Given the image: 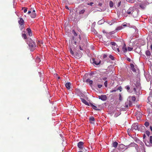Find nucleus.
<instances>
[{
	"label": "nucleus",
	"instance_id": "nucleus-1",
	"mask_svg": "<svg viewBox=\"0 0 152 152\" xmlns=\"http://www.w3.org/2000/svg\"><path fill=\"white\" fill-rule=\"evenodd\" d=\"M126 13L132 15L134 17H136L137 15V12L136 10L134 9L131 7L127 10Z\"/></svg>",
	"mask_w": 152,
	"mask_h": 152
},
{
	"label": "nucleus",
	"instance_id": "nucleus-2",
	"mask_svg": "<svg viewBox=\"0 0 152 152\" xmlns=\"http://www.w3.org/2000/svg\"><path fill=\"white\" fill-rule=\"evenodd\" d=\"M129 101L126 102L125 103V106L126 107H128L129 104V106H131L132 105V102H134L136 100V98L134 96H130L129 97Z\"/></svg>",
	"mask_w": 152,
	"mask_h": 152
},
{
	"label": "nucleus",
	"instance_id": "nucleus-3",
	"mask_svg": "<svg viewBox=\"0 0 152 152\" xmlns=\"http://www.w3.org/2000/svg\"><path fill=\"white\" fill-rule=\"evenodd\" d=\"M29 46V47L31 50L33 51L36 47V45L35 42H34L31 39H30L29 42H28Z\"/></svg>",
	"mask_w": 152,
	"mask_h": 152
},
{
	"label": "nucleus",
	"instance_id": "nucleus-4",
	"mask_svg": "<svg viewBox=\"0 0 152 152\" xmlns=\"http://www.w3.org/2000/svg\"><path fill=\"white\" fill-rule=\"evenodd\" d=\"M132 131H134V130H139V128L138 126V124L137 123H135L133 124L132 126L131 129Z\"/></svg>",
	"mask_w": 152,
	"mask_h": 152
},
{
	"label": "nucleus",
	"instance_id": "nucleus-5",
	"mask_svg": "<svg viewBox=\"0 0 152 152\" xmlns=\"http://www.w3.org/2000/svg\"><path fill=\"white\" fill-rule=\"evenodd\" d=\"M18 22L20 25V29H22L24 27V20L22 18H20Z\"/></svg>",
	"mask_w": 152,
	"mask_h": 152
},
{
	"label": "nucleus",
	"instance_id": "nucleus-6",
	"mask_svg": "<svg viewBox=\"0 0 152 152\" xmlns=\"http://www.w3.org/2000/svg\"><path fill=\"white\" fill-rule=\"evenodd\" d=\"M84 142L81 141H80L78 143L77 146L80 150H83V149L84 148Z\"/></svg>",
	"mask_w": 152,
	"mask_h": 152
},
{
	"label": "nucleus",
	"instance_id": "nucleus-7",
	"mask_svg": "<svg viewBox=\"0 0 152 152\" xmlns=\"http://www.w3.org/2000/svg\"><path fill=\"white\" fill-rule=\"evenodd\" d=\"M99 98L102 101H105L107 99V97L105 95H102L99 96Z\"/></svg>",
	"mask_w": 152,
	"mask_h": 152
},
{
	"label": "nucleus",
	"instance_id": "nucleus-8",
	"mask_svg": "<svg viewBox=\"0 0 152 152\" xmlns=\"http://www.w3.org/2000/svg\"><path fill=\"white\" fill-rule=\"evenodd\" d=\"M140 114L141 113H140V112H136L135 113V115L137 118V120H140V118L142 116V115Z\"/></svg>",
	"mask_w": 152,
	"mask_h": 152
},
{
	"label": "nucleus",
	"instance_id": "nucleus-9",
	"mask_svg": "<svg viewBox=\"0 0 152 152\" xmlns=\"http://www.w3.org/2000/svg\"><path fill=\"white\" fill-rule=\"evenodd\" d=\"M122 50L123 52L124 53H126L127 52V48L126 47V45L125 44V43L124 44V45L122 46Z\"/></svg>",
	"mask_w": 152,
	"mask_h": 152
},
{
	"label": "nucleus",
	"instance_id": "nucleus-10",
	"mask_svg": "<svg viewBox=\"0 0 152 152\" xmlns=\"http://www.w3.org/2000/svg\"><path fill=\"white\" fill-rule=\"evenodd\" d=\"M71 86V83L70 82H67L65 84L66 87L68 90L70 89Z\"/></svg>",
	"mask_w": 152,
	"mask_h": 152
},
{
	"label": "nucleus",
	"instance_id": "nucleus-11",
	"mask_svg": "<svg viewBox=\"0 0 152 152\" xmlns=\"http://www.w3.org/2000/svg\"><path fill=\"white\" fill-rule=\"evenodd\" d=\"M80 99L81 101L85 104L87 105H89V103L86 101L84 99H83L82 98H80Z\"/></svg>",
	"mask_w": 152,
	"mask_h": 152
},
{
	"label": "nucleus",
	"instance_id": "nucleus-12",
	"mask_svg": "<svg viewBox=\"0 0 152 152\" xmlns=\"http://www.w3.org/2000/svg\"><path fill=\"white\" fill-rule=\"evenodd\" d=\"M93 63L95 64L96 65H99L101 63V61H99V62L97 61H95L94 58H93L92 59Z\"/></svg>",
	"mask_w": 152,
	"mask_h": 152
},
{
	"label": "nucleus",
	"instance_id": "nucleus-13",
	"mask_svg": "<svg viewBox=\"0 0 152 152\" xmlns=\"http://www.w3.org/2000/svg\"><path fill=\"white\" fill-rule=\"evenodd\" d=\"M137 146V145L134 142H132L127 146L128 148H129L131 147H135L136 146Z\"/></svg>",
	"mask_w": 152,
	"mask_h": 152
},
{
	"label": "nucleus",
	"instance_id": "nucleus-14",
	"mask_svg": "<svg viewBox=\"0 0 152 152\" xmlns=\"http://www.w3.org/2000/svg\"><path fill=\"white\" fill-rule=\"evenodd\" d=\"M26 30L28 32V35L30 36H31L32 35V33L31 32V29L29 28H27Z\"/></svg>",
	"mask_w": 152,
	"mask_h": 152
},
{
	"label": "nucleus",
	"instance_id": "nucleus-15",
	"mask_svg": "<svg viewBox=\"0 0 152 152\" xmlns=\"http://www.w3.org/2000/svg\"><path fill=\"white\" fill-rule=\"evenodd\" d=\"M74 57H75L77 58H79L81 57V54H79L78 53L76 52L75 53V54H74Z\"/></svg>",
	"mask_w": 152,
	"mask_h": 152
},
{
	"label": "nucleus",
	"instance_id": "nucleus-16",
	"mask_svg": "<svg viewBox=\"0 0 152 152\" xmlns=\"http://www.w3.org/2000/svg\"><path fill=\"white\" fill-rule=\"evenodd\" d=\"M124 147V145L122 144H121L119 145L118 148V149L119 150H121V149H123Z\"/></svg>",
	"mask_w": 152,
	"mask_h": 152
},
{
	"label": "nucleus",
	"instance_id": "nucleus-17",
	"mask_svg": "<svg viewBox=\"0 0 152 152\" xmlns=\"http://www.w3.org/2000/svg\"><path fill=\"white\" fill-rule=\"evenodd\" d=\"M36 16V14L35 12H31V16L32 18H35Z\"/></svg>",
	"mask_w": 152,
	"mask_h": 152
},
{
	"label": "nucleus",
	"instance_id": "nucleus-18",
	"mask_svg": "<svg viewBox=\"0 0 152 152\" xmlns=\"http://www.w3.org/2000/svg\"><path fill=\"white\" fill-rule=\"evenodd\" d=\"M118 145V143L116 142H114L112 143V145L113 147L115 148H116Z\"/></svg>",
	"mask_w": 152,
	"mask_h": 152
},
{
	"label": "nucleus",
	"instance_id": "nucleus-19",
	"mask_svg": "<svg viewBox=\"0 0 152 152\" xmlns=\"http://www.w3.org/2000/svg\"><path fill=\"white\" fill-rule=\"evenodd\" d=\"M86 82V83H89L90 85H92L93 83L92 80H90L89 79H87Z\"/></svg>",
	"mask_w": 152,
	"mask_h": 152
},
{
	"label": "nucleus",
	"instance_id": "nucleus-20",
	"mask_svg": "<svg viewBox=\"0 0 152 152\" xmlns=\"http://www.w3.org/2000/svg\"><path fill=\"white\" fill-rule=\"evenodd\" d=\"M140 6L142 9H144L146 7V5L145 4H141Z\"/></svg>",
	"mask_w": 152,
	"mask_h": 152
},
{
	"label": "nucleus",
	"instance_id": "nucleus-21",
	"mask_svg": "<svg viewBox=\"0 0 152 152\" xmlns=\"http://www.w3.org/2000/svg\"><path fill=\"white\" fill-rule=\"evenodd\" d=\"M145 54L146 56H147V57H148V58H149L150 56L151 55L150 52L149 50H148L146 51Z\"/></svg>",
	"mask_w": 152,
	"mask_h": 152
},
{
	"label": "nucleus",
	"instance_id": "nucleus-22",
	"mask_svg": "<svg viewBox=\"0 0 152 152\" xmlns=\"http://www.w3.org/2000/svg\"><path fill=\"white\" fill-rule=\"evenodd\" d=\"M90 104H91V106H92V107L94 109L96 110H99V109H96V108H97V107L94 105V104H91V103H90Z\"/></svg>",
	"mask_w": 152,
	"mask_h": 152
},
{
	"label": "nucleus",
	"instance_id": "nucleus-23",
	"mask_svg": "<svg viewBox=\"0 0 152 152\" xmlns=\"http://www.w3.org/2000/svg\"><path fill=\"white\" fill-rule=\"evenodd\" d=\"M122 28V26H119L117 27L115 29V31L116 32L117 31H118L121 30Z\"/></svg>",
	"mask_w": 152,
	"mask_h": 152
},
{
	"label": "nucleus",
	"instance_id": "nucleus-24",
	"mask_svg": "<svg viewBox=\"0 0 152 152\" xmlns=\"http://www.w3.org/2000/svg\"><path fill=\"white\" fill-rule=\"evenodd\" d=\"M85 12V10L84 9H83L81 10L79 12V13L80 14H83Z\"/></svg>",
	"mask_w": 152,
	"mask_h": 152
},
{
	"label": "nucleus",
	"instance_id": "nucleus-25",
	"mask_svg": "<svg viewBox=\"0 0 152 152\" xmlns=\"http://www.w3.org/2000/svg\"><path fill=\"white\" fill-rule=\"evenodd\" d=\"M22 37L24 38L25 39H26L27 38V36L26 34H25L23 33L22 34Z\"/></svg>",
	"mask_w": 152,
	"mask_h": 152
},
{
	"label": "nucleus",
	"instance_id": "nucleus-26",
	"mask_svg": "<svg viewBox=\"0 0 152 152\" xmlns=\"http://www.w3.org/2000/svg\"><path fill=\"white\" fill-rule=\"evenodd\" d=\"M109 5L110 7H112L113 6V3L112 1H110Z\"/></svg>",
	"mask_w": 152,
	"mask_h": 152
},
{
	"label": "nucleus",
	"instance_id": "nucleus-27",
	"mask_svg": "<svg viewBox=\"0 0 152 152\" xmlns=\"http://www.w3.org/2000/svg\"><path fill=\"white\" fill-rule=\"evenodd\" d=\"M70 52L71 55L73 56H74V52L72 50V49L70 48Z\"/></svg>",
	"mask_w": 152,
	"mask_h": 152
},
{
	"label": "nucleus",
	"instance_id": "nucleus-28",
	"mask_svg": "<svg viewBox=\"0 0 152 152\" xmlns=\"http://www.w3.org/2000/svg\"><path fill=\"white\" fill-rule=\"evenodd\" d=\"M144 125L146 127H147L149 126V124L148 122L146 121L145 122Z\"/></svg>",
	"mask_w": 152,
	"mask_h": 152
},
{
	"label": "nucleus",
	"instance_id": "nucleus-29",
	"mask_svg": "<svg viewBox=\"0 0 152 152\" xmlns=\"http://www.w3.org/2000/svg\"><path fill=\"white\" fill-rule=\"evenodd\" d=\"M36 61L37 62H39L41 61L40 58L38 57H37L36 59Z\"/></svg>",
	"mask_w": 152,
	"mask_h": 152
},
{
	"label": "nucleus",
	"instance_id": "nucleus-30",
	"mask_svg": "<svg viewBox=\"0 0 152 152\" xmlns=\"http://www.w3.org/2000/svg\"><path fill=\"white\" fill-rule=\"evenodd\" d=\"M133 49V48H131V47H128V48H127V49L129 51H131Z\"/></svg>",
	"mask_w": 152,
	"mask_h": 152
},
{
	"label": "nucleus",
	"instance_id": "nucleus-31",
	"mask_svg": "<svg viewBox=\"0 0 152 152\" xmlns=\"http://www.w3.org/2000/svg\"><path fill=\"white\" fill-rule=\"evenodd\" d=\"M94 120H95L94 118V117H90L89 118L90 121H94Z\"/></svg>",
	"mask_w": 152,
	"mask_h": 152
},
{
	"label": "nucleus",
	"instance_id": "nucleus-32",
	"mask_svg": "<svg viewBox=\"0 0 152 152\" xmlns=\"http://www.w3.org/2000/svg\"><path fill=\"white\" fill-rule=\"evenodd\" d=\"M72 32L75 36H76L77 35V34L76 32L74 30H72Z\"/></svg>",
	"mask_w": 152,
	"mask_h": 152
},
{
	"label": "nucleus",
	"instance_id": "nucleus-33",
	"mask_svg": "<svg viewBox=\"0 0 152 152\" xmlns=\"http://www.w3.org/2000/svg\"><path fill=\"white\" fill-rule=\"evenodd\" d=\"M145 133L147 135H148V136H149L150 135V132L148 131L147 130L146 131Z\"/></svg>",
	"mask_w": 152,
	"mask_h": 152
},
{
	"label": "nucleus",
	"instance_id": "nucleus-34",
	"mask_svg": "<svg viewBox=\"0 0 152 152\" xmlns=\"http://www.w3.org/2000/svg\"><path fill=\"white\" fill-rule=\"evenodd\" d=\"M109 58L112 60H113L114 59L113 56L111 55H110L109 56Z\"/></svg>",
	"mask_w": 152,
	"mask_h": 152
},
{
	"label": "nucleus",
	"instance_id": "nucleus-35",
	"mask_svg": "<svg viewBox=\"0 0 152 152\" xmlns=\"http://www.w3.org/2000/svg\"><path fill=\"white\" fill-rule=\"evenodd\" d=\"M24 9V13L26 12L27 11V8L25 7H23L22 8V9Z\"/></svg>",
	"mask_w": 152,
	"mask_h": 152
},
{
	"label": "nucleus",
	"instance_id": "nucleus-36",
	"mask_svg": "<svg viewBox=\"0 0 152 152\" xmlns=\"http://www.w3.org/2000/svg\"><path fill=\"white\" fill-rule=\"evenodd\" d=\"M150 142L152 144V136H150Z\"/></svg>",
	"mask_w": 152,
	"mask_h": 152
},
{
	"label": "nucleus",
	"instance_id": "nucleus-37",
	"mask_svg": "<svg viewBox=\"0 0 152 152\" xmlns=\"http://www.w3.org/2000/svg\"><path fill=\"white\" fill-rule=\"evenodd\" d=\"M104 86L106 87H107V81H106L104 83Z\"/></svg>",
	"mask_w": 152,
	"mask_h": 152
},
{
	"label": "nucleus",
	"instance_id": "nucleus-38",
	"mask_svg": "<svg viewBox=\"0 0 152 152\" xmlns=\"http://www.w3.org/2000/svg\"><path fill=\"white\" fill-rule=\"evenodd\" d=\"M131 69L132 70V71L134 72H136V69L134 68V67L132 68Z\"/></svg>",
	"mask_w": 152,
	"mask_h": 152
},
{
	"label": "nucleus",
	"instance_id": "nucleus-39",
	"mask_svg": "<svg viewBox=\"0 0 152 152\" xmlns=\"http://www.w3.org/2000/svg\"><path fill=\"white\" fill-rule=\"evenodd\" d=\"M119 100L120 101H121L122 100V98L120 94L119 95Z\"/></svg>",
	"mask_w": 152,
	"mask_h": 152
},
{
	"label": "nucleus",
	"instance_id": "nucleus-40",
	"mask_svg": "<svg viewBox=\"0 0 152 152\" xmlns=\"http://www.w3.org/2000/svg\"><path fill=\"white\" fill-rule=\"evenodd\" d=\"M126 88L127 90H128L130 89V87L129 86H126Z\"/></svg>",
	"mask_w": 152,
	"mask_h": 152
},
{
	"label": "nucleus",
	"instance_id": "nucleus-41",
	"mask_svg": "<svg viewBox=\"0 0 152 152\" xmlns=\"http://www.w3.org/2000/svg\"><path fill=\"white\" fill-rule=\"evenodd\" d=\"M131 69L132 68H133L134 67V65L132 64H131L130 65Z\"/></svg>",
	"mask_w": 152,
	"mask_h": 152
},
{
	"label": "nucleus",
	"instance_id": "nucleus-42",
	"mask_svg": "<svg viewBox=\"0 0 152 152\" xmlns=\"http://www.w3.org/2000/svg\"><path fill=\"white\" fill-rule=\"evenodd\" d=\"M117 91V90H111L110 91V93H115L116 92V91Z\"/></svg>",
	"mask_w": 152,
	"mask_h": 152
},
{
	"label": "nucleus",
	"instance_id": "nucleus-43",
	"mask_svg": "<svg viewBox=\"0 0 152 152\" xmlns=\"http://www.w3.org/2000/svg\"><path fill=\"white\" fill-rule=\"evenodd\" d=\"M93 4H94L93 3V2H90V3H88L87 4L88 5L92 6Z\"/></svg>",
	"mask_w": 152,
	"mask_h": 152
},
{
	"label": "nucleus",
	"instance_id": "nucleus-44",
	"mask_svg": "<svg viewBox=\"0 0 152 152\" xmlns=\"http://www.w3.org/2000/svg\"><path fill=\"white\" fill-rule=\"evenodd\" d=\"M111 45H114V46H115L116 45V44L115 42H111Z\"/></svg>",
	"mask_w": 152,
	"mask_h": 152
},
{
	"label": "nucleus",
	"instance_id": "nucleus-45",
	"mask_svg": "<svg viewBox=\"0 0 152 152\" xmlns=\"http://www.w3.org/2000/svg\"><path fill=\"white\" fill-rule=\"evenodd\" d=\"M107 56L106 54H103V58H106V57H107Z\"/></svg>",
	"mask_w": 152,
	"mask_h": 152
},
{
	"label": "nucleus",
	"instance_id": "nucleus-46",
	"mask_svg": "<svg viewBox=\"0 0 152 152\" xmlns=\"http://www.w3.org/2000/svg\"><path fill=\"white\" fill-rule=\"evenodd\" d=\"M127 1L129 2L132 3L133 2L134 0H127Z\"/></svg>",
	"mask_w": 152,
	"mask_h": 152
},
{
	"label": "nucleus",
	"instance_id": "nucleus-47",
	"mask_svg": "<svg viewBox=\"0 0 152 152\" xmlns=\"http://www.w3.org/2000/svg\"><path fill=\"white\" fill-rule=\"evenodd\" d=\"M30 10H31V12H35V10L34 9H32V8H31Z\"/></svg>",
	"mask_w": 152,
	"mask_h": 152
},
{
	"label": "nucleus",
	"instance_id": "nucleus-48",
	"mask_svg": "<svg viewBox=\"0 0 152 152\" xmlns=\"http://www.w3.org/2000/svg\"><path fill=\"white\" fill-rule=\"evenodd\" d=\"M116 32V31H115V30L114 31H112L111 32H110V34H113L114 33H115V32Z\"/></svg>",
	"mask_w": 152,
	"mask_h": 152
},
{
	"label": "nucleus",
	"instance_id": "nucleus-49",
	"mask_svg": "<svg viewBox=\"0 0 152 152\" xmlns=\"http://www.w3.org/2000/svg\"><path fill=\"white\" fill-rule=\"evenodd\" d=\"M102 86V85H98V87L99 88H101Z\"/></svg>",
	"mask_w": 152,
	"mask_h": 152
},
{
	"label": "nucleus",
	"instance_id": "nucleus-50",
	"mask_svg": "<svg viewBox=\"0 0 152 152\" xmlns=\"http://www.w3.org/2000/svg\"><path fill=\"white\" fill-rule=\"evenodd\" d=\"M121 87H119L117 89V90H120V91H121Z\"/></svg>",
	"mask_w": 152,
	"mask_h": 152
},
{
	"label": "nucleus",
	"instance_id": "nucleus-51",
	"mask_svg": "<svg viewBox=\"0 0 152 152\" xmlns=\"http://www.w3.org/2000/svg\"><path fill=\"white\" fill-rule=\"evenodd\" d=\"M121 1H119L118 2V7H119L121 5Z\"/></svg>",
	"mask_w": 152,
	"mask_h": 152
},
{
	"label": "nucleus",
	"instance_id": "nucleus-52",
	"mask_svg": "<svg viewBox=\"0 0 152 152\" xmlns=\"http://www.w3.org/2000/svg\"><path fill=\"white\" fill-rule=\"evenodd\" d=\"M102 5V4L101 3H99L98 4V6L99 7L101 6Z\"/></svg>",
	"mask_w": 152,
	"mask_h": 152
},
{
	"label": "nucleus",
	"instance_id": "nucleus-53",
	"mask_svg": "<svg viewBox=\"0 0 152 152\" xmlns=\"http://www.w3.org/2000/svg\"><path fill=\"white\" fill-rule=\"evenodd\" d=\"M107 78L106 77H104L102 78V79L104 80H105L107 79Z\"/></svg>",
	"mask_w": 152,
	"mask_h": 152
},
{
	"label": "nucleus",
	"instance_id": "nucleus-54",
	"mask_svg": "<svg viewBox=\"0 0 152 152\" xmlns=\"http://www.w3.org/2000/svg\"><path fill=\"white\" fill-rule=\"evenodd\" d=\"M127 60L129 61H131V59L129 58H127Z\"/></svg>",
	"mask_w": 152,
	"mask_h": 152
},
{
	"label": "nucleus",
	"instance_id": "nucleus-55",
	"mask_svg": "<svg viewBox=\"0 0 152 152\" xmlns=\"http://www.w3.org/2000/svg\"><path fill=\"white\" fill-rule=\"evenodd\" d=\"M31 10H30V11H28V14L31 13Z\"/></svg>",
	"mask_w": 152,
	"mask_h": 152
},
{
	"label": "nucleus",
	"instance_id": "nucleus-56",
	"mask_svg": "<svg viewBox=\"0 0 152 152\" xmlns=\"http://www.w3.org/2000/svg\"><path fill=\"white\" fill-rule=\"evenodd\" d=\"M65 8L66 9H67V10H69V8L67 6H65Z\"/></svg>",
	"mask_w": 152,
	"mask_h": 152
},
{
	"label": "nucleus",
	"instance_id": "nucleus-57",
	"mask_svg": "<svg viewBox=\"0 0 152 152\" xmlns=\"http://www.w3.org/2000/svg\"><path fill=\"white\" fill-rule=\"evenodd\" d=\"M80 50H83V49L80 46Z\"/></svg>",
	"mask_w": 152,
	"mask_h": 152
},
{
	"label": "nucleus",
	"instance_id": "nucleus-58",
	"mask_svg": "<svg viewBox=\"0 0 152 152\" xmlns=\"http://www.w3.org/2000/svg\"><path fill=\"white\" fill-rule=\"evenodd\" d=\"M145 137H146V136H145V134H144L143 135V139L145 138Z\"/></svg>",
	"mask_w": 152,
	"mask_h": 152
},
{
	"label": "nucleus",
	"instance_id": "nucleus-59",
	"mask_svg": "<svg viewBox=\"0 0 152 152\" xmlns=\"http://www.w3.org/2000/svg\"><path fill=\"white\" fill-rule=\"evenodd\" d=\"M150 129L151 130L152 132V126H150Z\"/></svg>",
	"mask_w": 152,
	"mask_h": 152
},
{
	"label": "nucleus",
	"instance_id": "nucleus-60",
	"mask_svg": "<svg viewBox=\"0 0 152 152\" xmlns=\"http://www.w3.org/2000/svg\"><path fill=\"white\" fill-rule=\"evenodd\" d=\"M103 32L104 33H106V32L104 30L103 31Z\"/></svg>",
	"mask_w": 152,
	"mask_h": 152
},
{
	"label": "nucleus",
	"instance_id": "nucleus-61",
	"mask_svg": "<svg viewBox=\"0 0 152 152\" xmlns=\"http://www.w3.org/2000/svg\"><path fill=\"white\" fill-rule=\"evenodd\" d=\"M133 90H134V92H135V91H136V88H133Z\"/></svg>",
	"mask_w": 152,
	"mask_h": 152
},
{
	"label": "nucleus",
	"instance_id": "nucleus-62",
	"mask_svg": "<svg viewBox=\"0 0 152 152\" xmlns=\"http://www.w3.org/2000/svg\"><path fill=\"white\" fill-rule=\"evenodd\" d=\"M79 39L80 40H81V38L80 35H79Z\"/></svg>",
	"mask_w": 152,
	"mask_h": 152
},
{
	"label": "nucleus",
	"instance_id": "nucleus-63",
	"mask_svg": "<svg viewBox=\"0 0 152 152\" xmlns=\"http://www.w3.org/2000/svg\"><path fill=\"white\" fill-rule=\"evenodd\" d=\"M117 50L118 52H120V50L118 48V49H117Z\"/></svg>",
	"mask_w": 152,
	"mask_h": 152
},
{
	"label": "nucleus",
	"instance_id": "nucleus-64",
	"mask_svg": "<svg viewBox=\"0 0 152 152\" xmlns=\"http://www.w3.org/2000/svg\"><path fill=\"white\" fill-rule=\"evenodd\" d=\"M78 152H83V151H79Z\"/></svg>",
	"mask_w": 152,
	"mask_h": 152
}]
</instances>
